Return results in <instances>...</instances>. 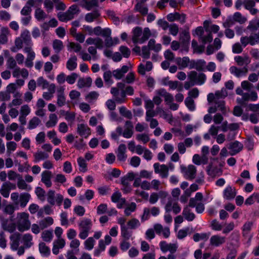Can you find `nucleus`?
<instances>
[{
	"label": "nucleus",
	"instance_id": "nucleus-39",
	"mask_svg": "<svg viewBox=\"0 0 259 259\" xmlns=\"http://www.w3.org/2000/svg\"><path fill=\"white\" fill-rule=\"evenodd\" d=\"M77 57L75 56L70 57L66 63V67L70 70H74L77 67Z\"/></svg>",
	"mask_w": 259,
	"mask_h": 259
},
{
	"label": "nucleus",
	"instance_id": "nucleus-7",
	"mask_svg": "<svg viewBox=\"0 0 259 259\" xmlns=\"http://www.w3.org/2000/svg\"><path fill=\"white\" fill-rule=\"evenodd\" d=\"M26 45V46L23 49V51L27 54V57L25 61V65L27 67L31 68L33 65V61L35 58V53L30 45Z\"/></svg>",
	"mask_w": 259,
	"mask_h": 259
},
{
	"label": "nucleus",
	"instance_id": "nucleus-46",
	"mask_svg": "<svg viewBox=\"0 0 259 259\" xmlns=\"http://www.w3.org/2000/svg\"><path fill=\"white\" fill-rule=\"evenodd\" d=\"M52 47L57 53L60 52L64 48L63 42L59 39H55L53 41Z\"/></svg>",
	"mask_w": 259,
	"mask_h": 259
},
{
	"label": "nucleus",
	"instance_id": "nucleus-17",
	"mask_svg": "<svg viewBox=\"0 0 259 259\" xmlns=\"http://www.w3.org/2000/svg\"><path fill=\"white\" fill-rule=\"evenodd\" d=\"M209 241L211 246L217 247L225 243L226 238L219 235H214L210 237Z\"/></svg>",
	"mask_w": 259,
	"mask_h": 259
},
{
	"label": "nucleus",
	"instance_id": "nucleus-57",
	"mask_svg": "<svg viewBox=\"0 0 259 259\" xmlns=\"http://www.w3.org/2000/svg\"><path fill=\"white\" fill-rule=\"evenodd\" d=\"M255 202L259 203V194L254 193L249 197L245 201V204L251 205Z\"/></svg>",
	"mask_w": 259,
	"mask_h": 259
},
{
	"label": "nucleus",
	"instance_id": "nucleus-18",
	"mask_svg": "<svg viewBox=\"0 0 259 259\" xmlns=\"http://www.w3.org/2000/svg\"><path fill=\"white\" fill-rule=\"evenodd\" d=\"M21 236V235L18 232L14 233L10 236L11 246L13 250H16L19 246Z\"/></svg>",
	"mask_w": 259,
	"mask_h": 259
},
{
	"label": "nucleus",
	"instance_id": "nucleus-12",
	"mask_svg": "<svg viewBox=\"0 0 259 259\" xmlns=\"http://www.w3.org/2000/svg\"><path fill=\"white\" fill-rule=\"evenodd\" d=\"M190 39V36L188 31L186 30H183L180 33L179 40L181 45L184 46L185 48L184 50L186 52H188V45L189 43Z\"/></svg>",
	"mask_w": 259,
	"mask_h": 259
},
{
	"label": "nucleus",
	"instance_id": "nucleus-27",
	"mask_svg": "<svg viewBox=\"0 0 259 259\" xmlns=\"http://www.w3.org/2000/svg\"><path fill=\"white\" fill-rule=\"evenodd\" d=\"M175 62L178 66L179 69L180 70L183 69L188 67L189 58L188 57H178L176 59Z\"/></svg>",
	"mask_w": 259,
	"mask_h": 259
},
{
	"label": "nucleus",
	"instance_id": "nucleus-36",
	"mask_svg": "<svg viewBox=\"0 0 259 259\" xmlns=\"http://www.w3.org/2000/svg\"><path fill=\"white\" fill-rule=\"evenodd\" d=\"M24 42L19 37H17L14 40V45L10 48L11 52L16 53L23 47Z\"/></svg>",
	"mask_w": 259,
	"mask_h": 259
},
{
	"label": "nucleus",
	"instance_id": "nucleus-49",
	"mask_svg": "<svg viewBox=\"0 0 259 259\" xmlns=\"http://www.w3.org/2000/svg\"><path fill=\"white\" fill-rule=\"evenodd\" d=\"M111 35H108L107 36H104V37H106L105 39V46L107 47H110L114 45L117 44L118 41V38L117 37L112 38Z\"/></svg>",
	"mask_w": 259,
	"mask_h": 259
},
{
	"label": "nucleus",
	"instance_id": "nucleus-16",
	"mask_svg": "<svg viewBox=\"0 0 259 259\" xmlns=\"http://www.w3.org/2000/svg\"><path fill=\"white\" fill-rule=\"evenodd\" d=\"M22 94L20 92L15 93L13 95V99L8 104L9 108H14V107H18L23 103V99H22Z\"/></svg>",
	"mask_w": 259,
	"mask_h": 259
},
{
	"label": "nucleus",
	"instance_id": "nucleus-52",
	"mask_svg": "<svg viewBox=\"0 0 259 259\" xmlns=\"http://www.w3.org/2000/svg\"><path fill=\"white\" fill-rule=\"evenodd\" d=\"M99 96V94L96 91H92L87 94L85 99L90 103H93L95 101L97 100Z\"/></svg>",
	"mask_w": 259,
	"mask_h": 259
},
{
	"label": "nucleus",
	"instance_id": "nucleus-30",
	"mask_svg": "<svg viewBox=\"0 0 259 259\" xmlns=\"http://www.w3.org/2000/svg\"><path fill=\"white\" fill-rule=\"evenodd\" d=\"M242 148V145L238 141L230 143L229 147V149L231 150L230 155H233L236 154L240 152Z\"/></svg>",
	"mask_w": 259,
	"mask_h": 259
},
{
	"label": "nucleus",
	"instance_id": "nucleus-21",
	"mask_svg": "<svg viewBox=\"0 0 259 259\" xmlns=\"http://www.w3.org/2000/svg\"><path fill=\"white\" fill-rule=\"evenodd\" d=\"M129 67L126 65L123 66L121 69L114 70L112 71L113 76L117 79L122 78L125 73L128 72Z\"/></svg>",
	"mask_w": 259,
	"mask_h": 259
},
{
	"label": "nucleus",
	"instance_id": "nucleus-29",
	"mask_svg": "<svg viewBox=\"0 0 259 259\" xmlns=\"http://www.w3.org/2000/svg\"><path fill=\"white\" fill-rule=\"evenodd\" d=\"M111 31L110 29L107 28L105 29L102 28L100 26H96L94 28V34L97 36H107L111 35Z\"/></svg>",
	"mask_w": 259,
	"mask_h": 259
},
{
	"label": "nucleus",
	"instance_id": "nucleus-42",
	"mask_svg": "<svg viewBox=\"0 0 259 259\" xmlns=\"http://www.w3.org/2000/svg\"><path fill=\"white\" fill-rule=\"evenodd\" d=\"M54 223V220L52 218L48 217L39 222V225L41 229L44 230L48 227L52 225Z\"/></svg>",
	"mask_w": 259,
	"mask_h": 259
},
{
	"label": "nucleus",
	"instance_id": "nucleus-47",
	"mask_svg": "<svg viewBox=\"0 0 259 259\" xmlns=\"http://www.w3.org/2000/svg\"><path fill=\"white\" fill-rule=\"evenodd\" d=\"M142 29L139 27H136L133 30V41L136 44L140 42V38L139 37L142 35Z\"/></svg>",
	"mask_w": 259,
	"mask_h": 259
},
{
	"label": "nucleus",
	"instance_id": "nucleus-24",
	"mask_svg": "<svg viewBox=\"0 0 259 259\" xmlns=\"http://www.w3.org/2000/svg\"><path fill=\"white\" fill-rule=\"evenodd\" d=\"M145 2H142L141 1H138L137 4L135 7V10L136 12L140 13L142 15H146L148 14V9L147 6L145 4Z\"/></svg>",
	"mask_w": 259,
	"mask_h": 259
},
{
	"label": "nucleus",
	"instance_id": "nucleus-1",
	"mask_svg": "<svg viewBox=\"0 0 259 259\" xmlns=\"http://www.w3.org/2000/svg\"><path fill=\"white\" fill-rule=\"evenodd\" d=\"M228 96V93L226 89H222L220 91H217L214 94L209 93L207 95V100L209 104L214 102L215 105L208 108V112L215 113L217 111L223 113L225 116L229 111V109L226 106L225 102L223 100L219 101L221 98H225Z\"/></svg>",
	"mask_w": 259,
	"mask_h": 259
},
{
	"label": "nucleus",
	"instance_id": "nucleus-61",
	"mask_svg": "<svg viewBox=\"0 0 259 259\" xmlns=\"http://www.w3.org/2000/svg\"><path fill=\"white\" fill-rule=\"evenodd\" d=\"M233 19L234 21L237 22L240 24L244 23L247 20L246 18L243 16L239 12H236L233 15Z\"/></svg>",
	"mask_w": 259,
	"mask_h": 259
},
{
	"label": "nucleus",
	"instance_id": "nucleus-11",
	"mask_svg": "<svg viewBox=\"0 0 259 259\" xmlns=\"http://www.w3.org/2000/svg\"><path fill=\"white\" fill-rule=\"evenodd\" d=\"M154 171L156 174H160L163 178H165L168 175V168L165 164L160 165L159 163H155L153 165Z\"/></svg>",
	"mask_w": 259,
	"mask_h": 259
},
{
	"label": "nucleus",
	"instance_id": "nucleus-48",
	"mask_svg": "<svg viewBox=\"0 0 259 259\" xmlns=\"http://www.w3.org/2000/svg\"><path fill=\"white\" fill-rule=\"evenodd\" d=\"M113 75L112 72L110 70H107L104 72L103 74V78L105 83L107 85H111L113 83V80L112 79Z\"/></svg>",
	"mask_w": 259,
	"mask_h": 259
},
{
	"label": "nucleus",
	"instance_id": "nucleus-50",
	"mask_svg": "<svg viewBox=\"0 0 259 259\" xmlns=\"http://www.w3.org/2000/svg\"><path fill=\"white\" fill-rule=\"evenodd\" d=\"M35 17L39 21L44 20L47 17V15L40 8H37L35 11Z\"/></svg>",
	"mask_w": 259,
	"mask_h": 259
},
{
	"label": "nucleus",
	"instance_id": "nucleus-34",
	"mask_svg": "<svg viewBox=\"0 0 259 259\" xmlns=\"http://www.w3.org/2000/svg\"><path fill=\"white\" fill-rule=\"evenodd\" d=\"M230 71L237 77H240V76L246 74L247 72V69L246 68L240 69L236 66H232L230 68Z\"/></svg>",
	"mask_w": 259,
	"mask_h": 259
},
{
	"label": "nucleus",
	"instance_id": "nucleus-23",
	"mask_svg": "<svg viewBox=\"0 0 259 259\" xmlns=\"http://www.w3.org/2000/svg\"><path fill=\"white\" fill-rule=\"evenodd\" d=\"M10 30L7 27H2L0 30V44H6L8 41Z\"/></svg>",
	"mask_w": 259,
	"mask_h": 259
},
{
	"label": "nucleus",
	"instance_id": "nucleus-4",
	"mask_svg": "<svg viewBox=\"0 0 259 259\" xmlns=\"http://www.w3.org/2000/svg\"><path fill=\"white\" fill-rule=\"evenodd\" d=\"M80 233L79 237L81 239H85L89 235L92 224L90 219H86L80 221L79 224Z\"/></svg>",
	"mask_w": 259,
	"mask_h": 259
},
{
	"label": "nucleus",
	"instance_id": "nucleus-60",
	"mask_svg": "<svg viewBox=\"0 0 259 259\" xmlns=\"http://www.w3.org/2000/svg\"><path fill=\"white\" fill-rule=\"evenodd\" d=\"M136 139L138 141L146 144L150 141V137L148 134L143 133L137 135Z\"/></svg>",
	"mask_w": 259,
	"mask_h": 259
},
{
	"label": "nucleus",
	"instance_id": "nucleus-56",
	"mask_svg": "<svg viewBox=\"0 0 259 259\" xmlns=\"http://www.w3.org/2000/svg\"><path fill=\"white\" fill-rule=\"evenodd\" d=\"M148 48L150 50L155 52H159L161 49V45L160 44H156L155 40L154 39H151L148 42Z\"/></svg>",
	"mask_w": 259,
	"mask_h": 259
},
{
	"label": "nucleus",
	"instance_id": "nucleus-63",
	"mask_svg": "<svg viewBox=\"0 0 259 259\" xmlns=\"http://www.w3.org/2000/svg\"><path fill=\"white\" fill-rule=\"evenodd\" d=\"M120 114L124 117L131 119L133 118V114L131 111L128 110L124 107H121L119 108Z\"/></svg>",
	"mask_w": 259,
	"mask_h": 259
},
{
	"label": "nucleus",
	"instance_id": "nucleus-33",
	"mask_svg": "<svg viewBox=\"0 0 259 259\" xmlns=\"http://www.w3.org/2000/svg\"><path fill=\"white\" fill-rule=\"evenodd\" d=\"M30 198V195L27 193H23L20 195L19 204L21 207L26 206Z\"/></svg>",
	"mask_w": 259,
	"mask_h": 259
},
{
	"label": "nucleus",
	"instance_id": "nucleus-26",
	"mask_svg": "<svg viewBox=\"0 0 259 259\" xmlns=\"http://www.w3.org/2000/svg\"><path fill=\"white\" fill-rule=\"evenodd\" d=\"M77 132L80 136H84L85 137L91 134V129L84 124H78Z\"/></svg>",
	"mask_w": 259,
	"mask_h": 259
},
{
	"label": "nucleus",
	"instance_id": "nucleus-13",
	"mask_svg": "<svg viewBox=\"0 0 259 259\" xmlns=\"http://www.w3.org/2000/svg\"><path fill=\"white\" fill-rule=\"evenodd\" d=\"M12 75L14 78H18L21 76L24 79H27L29 76V72L25 68H21L19 67H16L13 69Z\"/></svg>",
	"mask_w": 259,
	"mask_h": 259
},
{
	"label": "nucleus",
	"instance_id": "nucleus-53",
	"mask_svg": "<svg viewBox=\"0 0 259 259\" xmlns=\"http://www.w3.org/2000/svg\"><path fill=\"white\" fill-rule=\"evenodd\" d=\"M17 187L21 190L29 191L31 189V187L26 183L25 180L21 177L18 179Z\"/></svg>",
	"mask_w": 259,
	"mask_h": 259
},
{
	"label": "nucleus",
	"instance_id": "nucleus-58",
	"mask_svg": "<svg viewBox=\"0 0 259 259\" xmlns=\"http://www.w3.org/2000/svg\"><path fill=\"white\" fill-rule=\"evenodd\" d=\"M41 122V120L37 117L34 116L29 121L28 128L29 129H33L36 127Z\"/></svg>",
	"mask_w": 259,
	"mask_h": 259
},
{
	"label": "nucleus",
	"instance_id": "nucleus-32",
	"mask_svg": "<svg viewBox=\"0 0 259 259\" xmlns=\"http://www.w3.org/2000/svg\"><path fill=\"white\" fill-rule=\"evenodd\" d=\"M236 195V192L234 188L228 186L224 190V196L227 200L233 199Z\"/></svg>",
	"mask_w": 259,
	"mask_h": 259
},
{
	"label": "nucleus",
	"instance_id": "nucleus-2",
	"mask_svg": "<svg viewBox=\"0 0 259 259\" xmlns=\"http://www.w3.org/2000/svg\"><path fill=\"white\" fill-rule=\"evenodd\" d=\"M17 226L20 232L28 230L31 227V223L29 220V214L23 212L18 213L17 217Z\"/></svg>",
	"mask_w": 259,
	"mask_h": 259
},
{
	"label": "nucleus",
	"instance_id": "nucleus-5",
	"mask_svg": "<svg viewBox=\"0 0 259 259\" xmlns=\"http://www.w3.org/2000/svg\"><path fill=\"white\" fill-rule=\"evenodd\" d=\"M64 197L61 194H56L54 190H50L47 193V201L51 205H54L55 203L60 206L63 201Z\"/></svg>",
	"mask_w": 259,
	"mask_h": 259
},
{
	"label": "nucleus",
	"instance_id": "nucleus-54",
	"mask_svg": "<svg viewBox=\"0 0 259 259\" xmlns=\"http://www.w3.org/2000/svg\"><path fill=\"white\" fill-rule=\"evenodd\" d=\"M209 234L205 233H195L194 234L193 238L194 241L198 242L200 240H207L209 238Z\"/></svg>",
	"mask_w": 259,
	"mask_h": 259
},
{
	"label": "nucleus",
	"instance_id": "nucleus-55",
	"mask_svg": "<svg viewBox=\"0 0 259 259\" xmlns=\"http://www.w3.org/2000/svg\"><path fill=\"white\" fill-rule=\"evenodd\" d=\"M111 93L112 94L113 97L115 98V101L117 103H123L124 102V99L121 96V97H119L118 96L119 95V90L117 88H112L111 89Z\"/></svg>",
	"mask_w": 259,
	"mask_h": 259
},
{
	"label": "nucleus",
	"instance_id": "nucleus-43",
	"mask_svg": "<svg viewBox=\"0 0 259 259\" xmlns=\"http://www.w3.org/2000/svg\"><path fill=\"white\" fill-rule=\"evenodd\" d=\"M234 59L237 64L239 66H243L244 64L247 65L250 62V60L248 56L247 55L243 57L237 56L235 57Z\"/></svg>",
	"mask_w": 259,
	"mask_h": 259
},
{
	"label": "nucleus",
	"instance_id": "nucleus-14",
	"mask_svg": "<svg viewBox=\"0 0 259 259\" xmlns=\"http://www.w3.org/2000/svg\"><path fill=\"white\" fill-rule=\"evenodd\" d=\"M52 173L49 170L44 171L41 175V181L47 188H50L52 186L51 179Z\"/></svg>",
	"mask_w": 259,
	"mask_h": 259
},
{
	"label": "nucleus",
	"instance_id": "nucleus-40",
	"mask_svg": "<svg viewBox=\"0 0 259 259\" xmlns=\"http://www.w3.org/2000/svg\"><path fill=\"white\" fill-rule=\"evenodd\" d=\"M41 237L45 242H51L53 238V231L51 230H46L42 231L41 234Z\"/></svg>",
	"mask_w": 259,
	"mask_h": 259
},
{
	"label": "nucleus",
	"instance_id": "nucleus-41",
	"mask_svg": "<svg viewBox=\"0 0 259 259\" xmlns=\"http://www.w3.org/2000/svg\"><path fill=\"white\" fill-rule=\"evenodd\" d=\"M98 0H85L82 5V7L88 11H90L94 7H98Z\"/></svg>",
	"mask_w": 259,
	"mask_h": 259
},
{
	"label": "nucleus",
	"instance_id": "nucleus-31",
	"mask_svg": "<svg viewBox=\"0 0 259 259\" xmlns=\"http://www.w3.org/2000/svg\"><path fill=\"white\" fill-rule=\"evenodd\" d=\"M208 157H205L204 156H200L199 154H195L193 155L192 158L193 162L197 165H199L201 164H206L208 163Z\"/></svg>",
	"mask_w": 259,
	"mask_h": 259
},
{
	"label": "nucleus",
	"instance_id": "nucleus-10",
	"mask_svg": "<svg viewBox=\"0 0 259 259\" xmlns=\"http://www.w3.org/2000/svg\"><path fill=\"white\" fill-rule=\"evenodd\" d=\"M206 170L207 175L212 178L220 177L223 174L222 169L217 166H213L212 162L209 163Z\"/></svg>",
	"mask_w": 259,
	"mask_h": 259
},
{
	"label": "nucleus",
	"instance_id": "nucleus-20",
	"mask_svg": "<svg viewBox=\"0 0 259 259\" xmlns=\"http://www.w3.org/2000/svg\"><path fill=\"white\" fill-rule=\"evenodd\" d=\"M100 17V13L98 10H95L87 13L84 16V20L88 23H92L98 20Z\"/></svg>",
	"mask_w": 259,
	"mask_h": 259
},
{
	"label": "nucleus",
	"instance_id": "nucleus-37",
	"mask_svg": "<svg viewBox=\"0 0 259 259\" xmlns=\"http://www.w3.org/2000/svg\"><path fill=\"white\" fill-rule=\"evenodd\" d=\"M56 86L54 83H51L48 89V92H44L42 94V97L46 100H51L53 97V94L55 92Z\"/></svg>",
	"mask_w": 259,
	"mask_h": 259
},
{
	"label": "nucleus",
	"instance_id": "nucleus-8",
	"mask_svg": "<svg viewBox=\"0 0 259 259\" xmlns=\"http://www.w3.org/2000/svg\"><path fill=\"white\" fill-rule=\"evenodd\" d=\"M181 170L188 179L193 180L196 177L197 170L194 165L190 164L187 167L181 165Z\"/></svg>",
	"mask_w": 259,
	"mask_h": 259
},
{
	"label": "nucleus",
	"instance_id": "nucleus-38",
	"mask_svg": "<svg viewBox=\"0 0 259 259\" xmlns=\"http://www.w3.org/2000/svg\"><path fill=\"white\" fill-rule=\"evenodd\" d=\"M58 120V117L56 114H50L49 116V120L46 123V126L48 128L54 127L57 123Z\"/></svg>",
	"mask_w": 259,
	"mask_h": 259
},
{
	"label": "nucleus",
	"instance_id": "nucleus-44",
	"mask_svg": "<svg viewBox=\"0 0 259 259\" xmlns=\"http://www.w3.org/2000/svg\"><path fill=\"white\" fill-rule=\"evenodd\" d=\"M183 215L188 221H192L195 217L194 213L191 212L188 206H186L184 208Z\"/></svg>",
	"mask_w": 259,
	"mask_h": 259
},
{
	"label": "nucleus",
	"instance_id": "nucleus-28",
	"mask_svg": "<svg viewBox=\"0 0 259 259\" xmlns=\"http://www.w3.org/2000/svg\"><path fill=\"white\" fill-rule=\"evenodd\" d=\"M92 79L91 77H87L86 78H79L77 82V87L80 88L84 87L89 88L92 85Z\"/></svg>",
	"mask_w": 259,
	"mask_h": 259
},
{
	"label": "nucleus",
	"instance_id": "nucleus-51",
	"mask_svg": "<svg viewBox=\"0 0 259 259\" xmlns=\"http://www.w3.org/2000/svg\"><path fill=\"white\" fill-rule=\"evenodd\" d=\"M39 251L45 256H48L50 254V250L44 242H40L38 244Z\"/></svg>",
	"mask_w": 259,
	"mask_h": 259
},
{
	"label": "nucleus",
	"instance_id": "nucleus-3",
	"mask_svg": "<svg viewBox=\"0 0 259 259\" xmlns=\"http://www.w3.org/2000/svg\"><path fill=\"white\" fill-rule=\"evenodd\" d=\"M79 12L77 5H73L70 7L65 12H59L57 14L58 19L62 22H67L74 18V16Z\"/></svg>",
	"mask_w": 259,
	"mask_h": 259
},
{
	"label": "nucleus",
	"instance_id": "nucleus-35",
	"mask_svg": "<svg viewBox=\"0 0 259 259\" xmlns=\"http://www.w3.org/2000/svg\"><path fill=\"white\" fill-rule=\"evenodd\" d=\"M19 37L24 42L25 45H30L31 42V38L29 31L27 30H24L21 33Z\"/></svg>",
	"mask_w": 259,
	"mask_h": 259
},
{
	"label": "nucleus",
	"instance_id": "nucleus-25",
	"mask_svg": "<svg viewBox=\"0 0 259 259\" xmlns=\"http://www.w3.org/2000/svg\"><path fill=\"white\" fill-rule=\"evenodd\" d=\"M13 186L15 187V186L10 182L4 183L0 189L1 194L5 198L8 197L9 196L10 191Z\"/></svg>",
	"mask_w": 259,
	"mask_h": 259
},
{
	"label": "nucleus",
	"instance_id": "nucleus-6",
	"mask_svg": "<svg viewBox=\"0 0 259 259\" xmlns=\"http://www.w3.org/2000/svg\"><path fill=\"white\" fill-rule=\"evenodd\" d=\"M189 80H192L195 84L202 85L206 79V76L203 73H198L196 71H191L188 74Z\"/></svg>",
	"mask_w": 259,
	"mask_h": 259
},
{
	"label": "nucleus",
	"instance_id": "nucleus-9",
	"mask_svg": "<svg viewBox=\"0 0 259 259\" xmlns=\"http://www.w3.org/2000/svg\"><path fill=\"white\" fill-rule=\"evenodd\" d=\"M160 249L162 252L169 251L170 253H175L178 249L177 243H168L166 241H161L159 243Z\"/></svg>",
	"mask_w": 259,
	"mask_h": 259
},
{
	"label": "nucleus",
	"instance_id": "nucleus-45",
	"mask_svg": "<svg viewBox=\"0 0 259 259\" xmlns=\"http://www.w3.org/2000/svg\"><path fill=\"white\" fill-rule=\"evenodd\" d=\"M34 161L37 162L40 160L47 159L49 157V154L41 151H38L34 154Z\"/></svg>",
	"mask_w": 259,
	"mask_h": 259
},
{
	"label": "nucleus",
	"instance_id": "nucleus-22",
	"mask_svg": "<svg viewBox=\"0 0 259 259\" xmlns=\"http://www.w3.org/2000/svg\"><path fill=\"white\" fill-rule=\"evenodd\" d=\"M126 152V146L124 144H120L117 149V157L120 161H124L127 157Z\"/></svg>",
	"mask_w": 259,
	"mask_h": 259
},
{
	"label": "nucleus",
	"instance_id": "nucleus-59",
	"mask_svg": "<svg viewBox=\"0 0 259 259\" xmlns=\"http://www.w3.org/2000/svg\"><path fill=\"white\" fill-rule=\"evenodd\" d=\"M111 200L113 202H122L125 203V199L121 197V194L119 192L114 193L111 196Z\"/></svg>",
	"mask_w": 259,
	"mask_h": 259
},
{
	"label": "nucleus",
	"instance_id": "nucleus-15",
	"mask_svg": "<svg viewBox=\"0 0 259 259\" xmlns=\"http://www.w3.org/2000/svg\"><path fill=\"white\" fill-rule=\"evenodd\" d=\"M57 104L59 107H61L66 104L64 89L62 87L58 88L57 91Z\"/></svg>",
	"mask_w": 259,
	"mask_h": 259
},
{
	"label": "nucleus",
	"instance_id": "nucleus-62",
	"mask_svg": "<svg viewBox=\"0 0 259 259\" xmlns=\"http://www.w3.org/2000/svg\"><path fill=\"white\" fill-rule=\"evenodd\" d=\"M7 68L9 69L15 68L17 67L16 59L12 56H9L7 60Z\"/></svg>",
	"mask_w": 259,
	"mask_h": 259
},
{
	"label": "nucleus",
	"instance_id": "nucleus-64",
	"mask_svg": "<svg viewBox=\"0 0 259 259\" xmlns=\"http://www.w3.org/2000/svg\"><path fill=\"white\" fill-rule=\"evenodd\" d=\"M127 225L130 229H135L137 227L140 226L141 224L138 219L133 218L127 222Z\"/></svg>",
	"mask_w": 259,
	"mask_h": 259
},
{
	"label": "nucleus",
	"instance_id": "nucleus-19",
	"mask_svg": "<svg viewBox=\"0 0 259 259\" xmlns=\"http://www.w3.org/2000/svg\"><path fill=\"white\" fill-rule=\"evenodd\" d=\"M23 245L26 248L31 247L33 244V236L30 233H26L21 236Z\"/></svg>",
	"mask_w": 259,
	"mask_h": 259
}]
</instances>
